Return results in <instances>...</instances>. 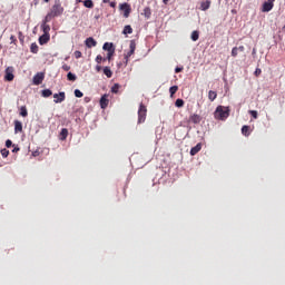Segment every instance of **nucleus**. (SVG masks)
<instances>
[{
    "mask_svg": "<svg viewBox=\"0 0 285 285\" xmlns=\"http://www.w3.org/2000/svg\"><path fill=\"white\" fill-rule=\"evenodd\" d=\"M61 14H63V7L61 6L60 0H56L50 11L45 17V23H50L51 19L61 17Z\"/></svg>",
    "mask_w": 285,
    "mask_h": 285,
    "instance_id": "f257e3e1",
    "label": "nucleus"
},
{
    "mask_svg": "<svg viewBox=\"0 0 285 285\" xmlns=\"http://www.w3.org/2000/svg\"><path fill=\"white\" fill-rule=\"evenodd\" d=\"M215 119H219L220 121H225L230 117V109L228 107L218 106L214 112Z\"/></svg>",
    "mask_w": 285,
    "mask_h": 285,
    "instance_id": "f03ea898",
    "label": "nucleus"
},
{
    "mask_svg": "<svg viewBox=\"0 0 285 285\" xmlns=\"http://www.w3.org/2000/svg\"><path fill=\"white\" fill-rule=\"evenodd\" d=\"M135 50H137V43L135 42V40H130L129 51L125 55L126 65H128V61H130V57L135 55Z\"/></svg>",
    "mask_w": 285,
    "mask_h": 285,
    "instance_id": "7ed1b4c3",
    "label": "nucleus"
},
{
    "mask_svg": "<svg viewBox=\"0 0 285 285\" xmlns=\"http://www.w3.org/2000/svg\"><path fill=\"white\" fill-rule=\"evenodd\" d=\"M147 112H148V109L145 107L144 104H140L138 109V124H144V121H146Z\"/></svg>",
    "mask_w": 285,
    "mask_h": 285,
    "instance_id": "20e7f679",
    "label": "nucleus"
},
{
    "mask_svg": "<svg viewBox=\"0 0 285 285\" xmlns=\"http://www.w3.org/2000/svg\"><path fill=\"white\" fill-rule=\"evenodd\" d=\"M4 81H14V68L8 67L4 71Z\"/></svg>",
    "mask_w": 285,
    "mask_h": 285,
    "instance_id": "39448f33",
    "label": "nucleus"
},
{
    "mask_svg": "<svg viewBox=\"0 0 285 285\" xmlns=\"http://www.w3.org/2000/svg\"><path fill=\"white\" fill-rule=\"evenodd\" d=\"M119 10L124 12L125 19H128V17H130V12L132 11L130 4H128L127 2L119 4Z\"/></svg>",
    "mask_w": 285,
    "mask_h": 285,
    "instance_id": "423d86ee",
    "label": "nucleus"
},
{
    "mask_svg": "<svg viewBox=\"0 0 285 285\" xmlns=\"http://www.w3.org/2000/svg\"><path fill=\"white\" fill-rule=\"evenodd\" d=\"M43 79H46V75L43 72H38L33 76V86H41L43 83Z\"/></svg>",
    "mask_w": 285,
    "mask_h": 285,
    "instance_id": "0eeeda50",
    "label": "nucleus"
},
{
    "mask_svg": "<svg viewBox=\"0 0 285 285\" xmlns=\"http://www.w3.org/2000/svg\"><path fill=\"white\" fill-rule=\"evenodd\" d=\"M273 8H275V2H271L268 0H266L263 6H262V12H271V10H273Z\"/></svg>",
    "mask_w": 285,
    "mask_h": 285,
    "instance_id": "6e6552de",
    "label": "nucleus"
},
{
    "mask_svg": "<svg viewBox=\"0 0 285 285\" xmlns=\"http://www.w3.org/2000/svg\"><path fill=\"white\" fill-rule=\"evenodd\" d=\"M53 99V104H62V101H66V92L60 91L59 94H55Z\"/></svg>",
    "mask_w": 285,
    "mask_h": 285,
    "instance_id": "1a4fd4ad",
    "label": "nucleus"
},
{
    "mask_svg": "<svg viewBox=\"0 0 285 285\" xmlns=\"http://www.w3.org/2000/svg\"><path fill=\"white\" fill-rule=\"evenodd\" d=\"M108 104H110V100H108V95H104L100 98V108H102V110H106V108H108Z\"/></svg>",
    "mask_w": 285,
    "mask_h": 285,
    "instance_id": "9d476101",
    "label": "nucleus"
},
{
    "mask_svg": "<svg viewBox=\"0 0 285 285\" xmlns=\"http://www.w3.org/2000/svg\"><path fill=\"white\" fill-rule=\"evenodd\" d=\"M48 41H50V33H45V35L40 36V38H39L40 46H46V43H48Z\"/></svg>",
    "mask_w": 285,
    "mask_h": 285,
    "instance_id": "9b49d317",
    "label": "nucleus"
},
{
    "mask_svg": "<svg viewBox=\"0 0 285 285\" xmlns=\"http://www.w3.org/2000/svg\"><path fill=\"white\" fill-rule=\"evenodd\" d=\"M86 46L87 48H95V46H97V40L92 37H89L86 39Z\"/></svg>",
    "mask_w": 285,
    "mask_h": 285,
    "instance_id": "f8f14e48",
    "label": "nucleus"
},
{
    "mask_svg": "<svg viewBox=\"0 0 285 285\" xmlns=\"http://www.w3.org/2000/svg\"><path fill=\"white\" fill-rule=\"evenodd\" d=\"M102 50H107V52H115V47L112 42H105L102 46Z\"/></svg>",
    "mask_w": 285,
    "mask_h": 285,
    "instance_id": "ddd939ff",
    "label": "nucleus"
},
{
    "mask_svg": "<svg viewBox=\"0 0 285 285\" xmlns=\"http://www.w3.org/2000/svg\"><path fill=\"white\" fill-rule=\"evenodd\" d=\"M200 150H202V142H198L195 147L190 149L191 157H195V155H197V153H199Z\"/></svg>",
    "mask_w": 285,
    "mask_h": 285,
    "instance_id": "4468645a",
    "label": "nucleus"
},
{
    "mask_svg": "<svg viewBox=\"0 0 285 285\" xmlns=\"http://www.w3.org/2000/svg\"><path fill=\"white\" fill-rule=\"evenodd\" d=\"M242 135L245 137H250V126L244 125L242 127Z\"/></svg>",
    "mask_w": 285,
    "mask_h": 285,
    "instance_id": "2eb2a0df",
    "label": "nucleus"
},
{
    "mask_svg": "<svg viewBox=\"0 0 285 285\" xmlns=\"http://www.w3.org/2000/svg\"><path fill=\"white\" fill-rule=\"evenodd\" d=\"M23 130V125L19 120H14V131L21 132Z\"/></svg>",
    "mask_w": 285,
    "mask_h": 285,
    "instance_id": "dca6fc26",
    "label": "nucleus"
},
{
    "mask_svg": "<svg viewBox=\"0 0 285 285\" xmlns=\"http://www.w3.org/2000/svg\"><path fill=\"white\" fill-rule=\"evenodd\" d=\"M208 8H210V0L200 2V10L206 11Z\"/></svg>",
    "mask_w": 285,
    "mask_h": 285,
    "instance_id": "f3484780",
    "label": "nucleus"
},
{
    "mask_svg": "<svg viewBox=\"0 0 285 285\" xmlns=\"http://www.w3.org/2000/svg\"><path fill=\"white\" fill-rule=\"evenodd\" d=\"M60 139H61V141H66V139H68V129L67 128L61 129Z\"/></svg>",
    "mask_w": 285,
    "mask_h": 285,
    "instance_id": "a211bd4d",
    "label": "nucleus"
},
{
    "mask_svg": "<svg viewBox=\"0 0 285 285\" xmlns=\"http://www.w3.org/2000/svg\"><path fill=\"white\" fill-rule=\"evenodd\" d=\"M189 120L191 121V124H199V121H202V118L199 117V115L194 114L193 116H190Z\"/></svg>",
    "mask_w": 285,
    "mask_h": 285,
    "instance_id": "6ab92c4d",
    "label": "nucleus"
},
{
    "mask_svg": "<svg viewBox=\"0 0 285 285\" xmlns=\"http://www.w3.org/2000/svg\"><path fill=\"white\" fill-rule=\"evenodd\" d=\"M41 28H42L45 35H49L50 26L48 24V22H46V20H43Z\"/></svg>",
    "mask_w": 285,
    "mask_h": 285,
    "instance_id": "aec40b11",
    "label": "nucleus"
},
{
    "mask_svg": "<svg viewBox=\"0 0 285 285\" xmlns=\"http://www.w3.org/2000/svg\"><path fill=\"white\" fill-rule=\"evenodd\" d=\"M208 99H209V101L216 100V99H217V91L209 90V92H208Z\"/></svg>",
    "mask_w": 285,
    "mask_h": 285,
    "instance_id": "412c9836",
    "label": "nucleus"
},
{
    "mask_svg": "<svg viewBox=\"0 0 285 285\" xmlns=\"http://www.w3.org/2000/svg\"><path fill=\"white\" fill-rule=\"evenodd\" d=\"M85 8H89V9H92L95 8V2H92V0H85L82 1Z\"/></svg>",
    "mask_w": 285,
    "mask_h": 285,
    "instance_id": "4be33fe9",
    "label": "nucleus"
},
{
    "mask_svg": "<svg viewBox=\"0 0 285 285\" xmlns=\"http://www.w3.org/2000/svg\"><path fill=\"white\" fill-rule=\"evenodd\" d=\"M122 35H132V27L129 24L125 26Z\"/></svg>",
    "mask_w": 285,
    "mask_h": 285,
    "instance_id": "5701e85b",
    "label": "nucleus"
},
{
    "mask_svg": "<svg viewBox=\"0 0 285 285\" xmlns=\"http://www.w3.org/2000/svg\"><path fill=\"white\" fill-rule=\"evenodd\" d=\"M30 52H32L33 55H37V52H39V46L37 43H31L30 46Z\"/></svg>",
    "mask_w": 285,
    "mask_h": 285,
    "instance_id": "b1692460",
    "label": "nucleus"
},
{
    "mask_svg": "<svg viewBox=\"0 0 285 285\" xmlns=\"http://www.w3.org/2000/svg\"><path fill=\"white\" fill-rule=\"evenodd\" d=\"M104 75H106V77L108 79H110L112 77V70H110V67H105L104 68Z\"/></svg>",
    "mask_w": 285,
    "mask_h": 285,
    "instance_id": "393cba45",
    "label": "nucleus"
},
{
    "mask_svg": "<svg viewBox=\"0 0 285 285\" xmlns=\"http://www.w3.org/2000/svg\"><path fill=\"white\" fill-rule=\"evenodd\" d=\"M41 95H42V97H45V98L52 97V90H50V89H43V90L41 91Z\"/></svg>",
    "mask_w": 285,
    "mask_h": 285,
    "instance_id": "a878e982",
    "label": "nucleus"
},
{
    "mask_svg": "<svg viewBox=\"0 0 285 285\" xmlns=\"http://www.w3.org/2000/svg\"><path fill=\"white\" fill-rule=\"evenodd\" d=\"M119 88H121V85L120 83H115L111 87V92H114V95H117V92H119Z\"/></svg>",
    "mask_w": 285,
    "mask_h": 285,
    "instance_id": "bb28decb",
    "label": "nucleus"
},
{
    "mask_svg": "<svg viewBox=\"0 0 285 285\" xmlns=\"http://www.w3.org/2000/svg\"><path fill=\"white\" fill-rule=\"evenodd\" d=\"M177 90H179V87L178 86H173L169 88V94H170V97H173L174 95L177 94Z\"/></svg>",
    "mask_w": 285,
    "mask_h": 285,
    "instance_id": "cd10ccee",
    "label": "nucleus"
},
{
    "mask_svg": "<svg viewBox=\"0 0 285 285\" xmlns=\"http://www.w3.org/2000/svg\"><path fill=\"white\" fill-rule=\"evenodd\" d=\"M175 106H176V108H184V99L178 98V99L175 101Z\"/></svg>",
    "mask_w": 285,
    "mask_h": 285,
    "instance_id": "c85d7f7f",
    "label": "nucleus"
},
{
    "mask_svg": "<svg viewBox=\"0 0 285 285\" xmlns=\"http://www.w3.org/2000/svg\"><path fill=\"white\" fill-rule=\"evenodd\" d=\"M67 79L68 81H77V76L72 72H68Z\"/></svg>",
    "mask_w": 285,
    "mask_h": 285,
    "instance_id": "c756f323",
    "label": "nucleus"
},
{
    "mask_svg": "<svg viewBox=\"0 0 285 285\" xmlns=\"http://www.w3.org/2000/svg\"><path fill=\"white\" fill-rule=\"evenodd\" d=\"M20 116L21 117H28V109L26 108V106H22L20 108Z\"/></svg>",
    "mask_w": 285,
    "mask_h": 285,
    "instance_id": "7c9ffc66",
    "label": "nucleus"
},
{
    "mask_svg": "<svg viewBox=\"0 0 285 285\" xmlns=\"http://www.w3.org/2000/svg\"><path fill=\"white\" fill-rule=\"evenodd\" d=\"M191 40H194V41L199 40V31H193L191 32Z\"/></svg>",
    "mask_w": 285,
    "mask_h": 285,
    "instance_id": "2f4dec72",
    "label": "nucleus"
},
{
    "mask_svg": "<svg viewBox=\"0 0 285 285\" xmlns=\"http://www.w3.org/2000/svg\"><path fill=\"white\" fill-rule=\"evenodd\" d=\"M112 57H115V51L107 52L106 61H111Z\"/></svg>",
    "mask_w": 285,
    "mask_h": 285,
    "instance_id": "473e14b6",
    "label": "nucleus"
},
{
    "mask_svg": "<svg viewBox=\"0 0 285 285\" xmlns=\"http://www.w3.org/2000/svg\"><path fill=\"white\" fill-rule=\"evenodd\" d=\"M73 92H75V97H78L79 99L83 97V92H81V90L79 89H76Z\"/></svg>",
    "mask_w": 285,
    "mask_h": 285,
    "instance_id": "72a5a7b5",
    "label": "nucleus"
},
{
    "mask_svg": "<svg viewBox=\"0 0 285 285\" xmlns=\"http://www.w3.org/2000/svg\"><path fill=\"white\" fill-rule=\"evenodd\" d=\"M237 55H239V50L237 49V47H234L232 49V57H237Z\"/></svg>",
    "mask_w": 285,
    "mask_h": 285,
    "instance_id": "f704fd0d",
    "label": "nucleus"
},
{
    "mask_svg": "<svg viewBox=\"0 0 285 285\" xmlns=\"http://www.w3.org/2000/svg\"><path fill=\"white\" fill-rule=\"evenodd\" d=\"M101 61H106V59H105L104 57H101V55H98V56L96 57V62H97L98 65H100Z\"/></svg>",
    "mask_w": 285,
    "mask_h": 285,
    "instance_id": "c9c22d12",
    "label": "nucleus"
},
{
    "mask_svg": "<svg viewBox=\"0 0 285 285\" xmlns=\"http://www.w3.org/2000/svg\"><path fill=\"white\" fill-rule=\"evenodd\" d=\"M8 155H10V150H8V149H2V150H1V156H2L3 158L8 157Z\"/></svg>",
    "mask_w": 285,
    "mask_h": 285,
    "instance_id": "e433bc0d",
    "label": "nucleus"
},
{
    "mask_svg": "<svg viewBox=\"0 0 285 285\" xmlns=\"http://www.w3.org/2000/svg\"><path fill=\"white\" fill-rule=\"evenodd\" d=\"M249 115H252L254 119H257L258 117L257 110H249Z\"/></svg>",
    "mask_w": 285,
    "mask_h": 285,
    "instance_id": "4c0bfd02",
    "label": "nucleus"
},
{
    "mask_svg": "<svg viewBox=\"0 0 285 285\" xmlns=\"http://www.w3.org/2000/svg\"><path fill=\"white\" fill-rule=\"evenodd\" d=\"M73 57H75L76 59H81V51H79V50L75 51V52H73Z\"/></svg>",
    "mask_w": 285,
    "mask_h": 285,
    "instance_id": "58836bf2",
    "label": "nucleus"
},
{
    "mask_svg": "<svg viewBox=\"0 0 285 285\" xmlns=\"http://www.w3.org/2000/svg\"><path fill=\"white\" fill-rule=\"evenodd\" d=\"M62 70H65V72H68L70 70V66L68 65H62Z\"/></svg>",
    "mask_w": 285,
    "mask_h": 285,
    "instance_id": "ea45409f",
    "label": "nucleus"
},
{
    "mask_svg": "<svg viewBox=\"0 0 285 285\" xmlns=\"http://www.w3.org/2000/svg\"><path fill=\"white\" fill-rule=\"evenodd\" d=\"M184 70V67H176L175 68V72L176 73H179V72H181Z\"/></svg>",
    "mask_w": 285,
    "mask_h": 285,
    "instance_id": "a19ab883",
    "label": "nucleus"
},
{
    "mask_svg": "<svg viewBox=\"0 0 285 285\" xmlns=\"http://www.w3.org/2000/svg\"><path fill=\"white\" fill-rule=\"evenodd\" d=\"M11 146H12V140L8 139V140L6 141V147H7V148H10Z\"/></svg>",
    "mask_w": 285,
    "mask_h": 285,
    "instance_id": "79ce46f5",
    "label": "nucleus"
},
{
    "mask_svg": "<svg viewBox=\"0 0 285 285\" xmlns=\"http://www.w3.org/2000/svg\"><path fill=\"white\" fill-rule=\"evenodd\" d=\"M259 75H262V69L257 68V69L255 70V76H256V77H259Z\"/></svg>",
    "mask_w": 285,
    "mask_h": 285,
    "instance_id": "37998d69",
    "label": "nucleus"
},
{
    "mask_svg": "<svg viewBox=\"0 0 285 285\" xmlns=\"http://www.w3.org/2000/svg\"><path fill=\"white\" fill-rule=\"evenodd\" d=\"M19 150H21V148H19V146H14V145H13V150H12V153H19Z\"/></svg>",
    "mask_w": 285,
    "mask_h": 285,
    "instance_id": "c03bdc74",
    "label": "nucleus"
},
{
    "mask_svg": "<svg viewBox=\"0 0 285 285\" xmlns=\"http://www.w3.org/2000/svg\"><path fill=\"white\" fill-rule=\"evenodd\" d=\"M237 50H238L239 52H244V50H246V49L244 48V46H239V47H237Z\"/></svg>",
    "mask_w": 285,
    "mask_h": 285,
    "instance_id": "a18cd8bd",
    "label": "nucleus"
},
{
    "mask_svg": "<svg viewBox=\"0 0 285 285\" xmlns=\"http://www.w3.org/2000/svg\"><path fill=\"white\" fill-rule=\"evenodd\" d=\"M10 41H11V43H14L17 41V38L14 36H11Z\"/></svg>",
    "mask_w": 285,
    "mask_h": 285,
    "instance_id": "49530a36",
    "label": "nucleus"
},
{
    "mask_svg": "<svg viewBox=\"0 0 285 285\" xmlns=\"http://www.w3.org/2000/svg\"><path fill=\"white\" fill-rule=\"evenodd\" d=\"M101 66L100 65H98V66H96V70L98 71V72H101Z\"/></svg>",
    "mask_w": 285,
    "mask_h": 285,
    "instance_id": "de8ad7c7",
    "label": "nucleus"
},
{
    "mask_svg": "<svg viewBox=\"0 0 285 285\" xmlns=\"http://www.w3.org/2000/svg\"><path fill=\"white\" fill-rule=\"evenodd\" d=\"M117 6L116 2H110V8H115Z\"/></svg>",
    "mask_w": 285,
    "mask_h": 285,
    "instance_id": "09e8293b",
    "label": "nucleus"
},
{
    "mask_svg": "<svg viewBox=\"0 0 285 285\" xmlns=\"http://www.w3.org/2000/svg\"><path fill=\"white\" fill-rule=\"evenodd\" d=\"M168 1H170V0H163V2L165 3V6H168Z\"/></svg>",
    "mask_w": 285,
    "mask_h": 285,
    "instance_id": "8fccbe9b",
    "label": "nucleus"
},
{
    "mask_svg": "<svg viewBox=\"0 0 285 285\" xmlns=\"http://www.w3.org/2000/svg\"><path fill=\"white\" fill-rule=\"evenodd\" d=\"M102 3H110V0H102Z\"/></svg>",
    "mask_w": 285,
    "mask_h": 285,
    "instance_id": "3c124183",
    "label": "nucleus"
},
{
    "mask_svg": "<svg viewBox=\"0 0 285 285\" xmlns=\"http://www.w3.org/2000/svg\"><path fill=\"white\" fill-rule=\"evenodd\" d=\"M45 3H50V0H43Z\"/></svg>",
    "mask_w": 285,
    "mask_h": 285,
    "instance_id": "603ef678",
    "label": "nucleus"
},
{
    "mask_svg": "<svg viewBox=\"0 0 285 285\" xmlns=\"http://www.w3.org/2000/svg\"><path fill=\"white\" fill-rule=\"evenodd\" d=\"M267 1H269V2H272V3H275V0H267Z\"/></svg>",
    "mask_w": 285,
    "mask_h": 285,
    "instance_id": "864d4df0",
    "label": "nucleus"
},
{
    "mask_svg": "<svg viewBox=\"0 0 285 285\" xmlns=\"http://www.w3.org/2000/svg\"><path fill=\"white\" fill-rule=\"evenodd\" d=\"M33 157H37V151L33 153Z\"/></svg>",
    "mask_w": 285,
    "mask_h": 285,
    "instance_id": "5fc2aeb1",
    "label": "nucleus"
},
{
    "mask_svg": "<svg viewBox=\"0 0 285 285\" xmlns=\"http://www.w3.org/2000/svg\"><path fill=\"white\" fill-rule=\"evenodd\" d=\"M21 35H23L21 31L19 32V37H21Z\"/></svg>",
    "mask_w": 285,
    "mask_h": 285,
    "instance_id": "6e6d98bb",
    "label": "nucleus"
},
{
    "mask_svg": "<svg viewBox=\"0 0 285 285\" xmlns=\"http://www.w3.org/2000/svg\"><path fill=\"white\" fill-rule=\"evenodd\" d=\"M78 3H81V0H77Z\"/></svg>",
    "mask_w": 285,
    "mask_h": 285,
    "instance_id": "4d7b16f0",
    "label": "nucleus"
}]
</instances>
